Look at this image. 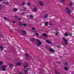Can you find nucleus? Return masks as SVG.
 Here are the masks:
<instances>
[{
  "instance_id": "obj_1",
  "label": "nucleus",
  "mask_w": 74,
  "mask_h": 74,
  "mask_svg": "<svg viewBox=\"0 0 74 74\" xmlns=\"http://www.w3.org/2000/svg\"><path fill=\"white\" fill-rule=\"evenodd\" d=\"M66 10L68 14H71V11L69 10V8L68 7H66Z\"/></svg>"
},
{
  "instance_id": "obj_2",
  "label": "nucleus",
  "mask_w": 74,
  "mask_h": 74,
  "mask_svg": "<svg viewBox=\"0 0 74 74\" xmlns=\"http://www.w3.org/2000/svg\"><path fill=\"white\" fill-rule=\"evenodd\" d=\"M1 67L2 71H5L6 70V66L5 65L2 66Z\"/></svg>"
},
{
  "instance_id": "obj_3",
  "label": "nucleus",
  "mask_w": 74,
  "mask_h": 74,
  "mask_svg": "<svg viewBox=\"0 0 74 74\" xmlns=\"http://www.w3.org/2000/svg\"><path fill=\"white\" fill-rule=\"evenodd\" d=\"M36 41L37 42H38V44H37L36 45L38 46H39V45H41V42H40V40L39 39H37Z\"/></svg>"
},
{
  "instance_id": "obj_4",
  "label": "nucleus",
  "mask_w": 74,
  "mask_h": 74,
  "mask_svg": "<svg viewBox=\"0 0 74 74\" xmlns=\"http://www.w3.org/2000/svg\"><path fill=\"white\" fill-rule=\"evenodd\" d=\"M62 40H63L65 42V44H66V45H67V42H68L67 40L65 38H62Z\"/></svg>"
},
{
  "instance_id": "obj_5",
  "label": "nucleus",
  "mask_w": 74,
  "mask_h": 74,
  "mask_svg": "<svg viewBox=\"0 0 74 74\" xmlns=\"http://www.w3.org/2000/svg\"><path fill=\"white\" fill-rule=\"evenodd\" d=\"M39 3L40 4L41 6H42L44 5V3H43V2L41 1H39Z\"/></svg>"
},
{
  "instance_id": "obj_6",
  "label": "nucleus",
  "mask_w": 74,
  "mask_h": 74,
  "mask_svg": "<svg viewBox=\"0 0 74 74\" xmlns=\"http://www.w3.org/2000/svg\"><path fill=\"white\" fill-rule=\"evenodd\" d=\"M48 14H45V16L43 17V18H44V19H46V18H48Z\"/></svg>"
},
{
  "instance_id": "obj_7",
  "label": "nucleus",
  "mask_w": 74,
  "mask_h": 74,
  "mask_svg": "<svg viewBox=\"0 0 74 74\" xmlns=\"http://www.w3.org/2000/svg\"><path fill=\"white\" fill-rule=\"evenodd\" d=\"M46 42H47V43H48V44H52V42H51L50 41H49L48 40H46Z\"/></svg>"
},
{
  "instance_id": "obj_8",
  "label": "nucleus",
  "mask_w": 74,
  "mask_h": 74,
  "mask_svg": "<svg viewBox=\"0 0 74 74\" xmlns=\"http://www.w3.org/2000/svg\"><path fill=\"white\" fill-rule=\"evenodd\" d=\"M25 56L27 57V58H29L30 57V56H29V54L27 53H26L25 54Z\"/></svg>"
},
{
  "instance_id": "obj_9",
  "label": "nucleus",
  "mask_w": 74,
  "mask_h": 74,
  "mask_svg": "<svg viewBox=\"0 0 74 74\" xmlns=\"http://www.w3.org/2000/svg\"><path fill=\"white\" fill-rule=\"evenodd\" d=\"M21 64H22L21 63V62H19L18 63H17L16 64V66H21Z\"/></svg>"
},
{
  "instance_id": "obj_10",
  "label": "nucleus",
  "mask_w": 74,
  "mask_h": 74,
  "mask_svg": "<svg viewBox=\"0 0 74 74\" xmlns=\"http://www.w3.org/2000/svg\"><path fill=\"white\" fill-rule=\"evenodd\" d=\"M21 31H22V32H23V34H26V32H25V31H24V30H22Z\"/></svg>"
},
{
  "instance_id": "obj_11",
  "label": "nucleus",
  "mask_w": 74,
  "mask_h": 74,
  "mask_svg": "<svg viewBox=\"0 0 74 74\" xmlns=\"http://www.w3.org/2000/svg\"><path fill=\"white\" fill-rule=\"evenodd\" d=\"M0 49H1V51H3V50H4L3 47L2 46H0Z\"/></svg>"
},
{
  "instance_id": "obj_12",
  "label": "nucleus",
  "mask_w": 74,
  "mask_h": 74,
  "mask_svg": "<svg viewBox=\"0 0 74 74\" xmlns=\"http://www.w3.org/2000/svg\"><path fill=\"white\" fill-rule=\"evenodd\" d=\"M64 35L65 36H66L67 37V36H69V34L68 33H65L64 34Z\"/></svg>"
},
{
  "instance_id": "obj_13",
  "label": "nucleus",
  "mask_w": 74,
  "mask_h": 74,
  "mask_svg": "<svg viewBox=\"0 0 74 74\" xmlns=\"http://www.w3.org/2000/svg\"><path fill=\"white\" fill-rule=\"evenodd\" d=\"M42 35L44 37H47V34L45 33L43 34Z\"/></svg>"
},
{
  "instance_id": "obj_14",
  "label": "nucleus",
  "mask_w": 74,
  "mask_h": 74,
  "mask_svg": "<svg viewBox=\"0 0 74 74\" xmlns=\"http://www.w3.org/2000/svg\"><path fill=\"white\" fill-rule=\"evenodd\" d=\"M49 50L51 52H54V50L51 48Z\"/></svg>"
},
{
  "instance_id": "obj_15",
  "label": "nucleus",
  "mask_w": 74,
  "mask_h": 74,
  "mask_svg": "<svg viewBox=\"0 0 74 74\" xmlns=\"http://www.w3.org/2000/svg\"><path fill=\"white\" fill-rule=\"evenodd\" d=\"M33 10L34 11H35V12L37 11V9H36V7H35V8Z\"/></svg>"
},
{
  "instance_id": "obj_16",
  "label": "nucleus",
  "mask_w": 74,
  "mask_h": 74,
  "mask_svg": "<svg viewBox=\"0 0 74 74\" xmlns=\"http://www.w3.org/2000/svg\"><path fill=\"white\" fill-rule=\"evenodd\" d=\"M14 11V12H16V11H18V9L16 8H15L14 9H13Z\"/></svg>"
},
{
  "instance_id": "obj_17",
  "label": "nucleus",
  "mask_w": 74,
  "mask_h": 74,
  "mask_svg": "<svg viewBox=\"0 0 74 74\" xmlns=\"http://www.w3.org/2000/svg\"><path fill=\"white\" fill-rule=\"evenodd\" d=\"M64 69L65 70H66V71H67V70H68V68H67V67H65L64 68Z\"/></svg>"
},
{
  "instance_id": "obj_18",
  "label": "nucleus",
  "mask_w": 74,
  "mask_h": 74,
  "mask_svg": "<svg viewBox=\"0 0 74 74\" xmlns=\"http://www.w3.org/2000/svg\"><path fill=\"white\" fill-rule=\"evenodd\" d=\"M18 23H19V24H20L19 26H23V25H22V23H21V22H19Z\"/></svg>"
},
{
  "instance_id": "obj_19",
  "label": "nucleus",
  "mask_w": 74,
  "mask_h": 74,
  "mask_svg": "<svg viewBox=\"0 0 74 74\" xmlns=\"http://www.w3.org/2000/svg\"><path fill=\"white\" fill-rule=\"evenodd\" d=\"M29 16L31 18H34V16H33L32 15H30Z\"/></svg>"
},
{
  "instance_id": "obj_20",
  "label": "nucleus",
  "mask_w": 74,
  "mask_h": 74,
  "mask_svg": "<svg viewBox=\"0 0 74 74\" xmlns=\"http://www.w3.org/2000/svg\"><path fill=\"white\" fill-rule=\"evenodd\" d=\"M9 66L10 67H12L13 66V64H9Z\"/></svg>"
},
{
  "instance_id": "obj_21",
  "label": "nucleus",
  "mask_w": 74,
  "mask_h": 74,
  "mask_svg": "<svg viewBox=\"0 0 74 74\" xmlns=\"http://www.w3.org/2000/svg\"><path fill=\"white\" fill-rule=\"evenodd\" d=\"M31 41H34V39L33 38H31Z\"/></svg>"
},
{
  "instance_id": "obj_22",
  "label": "nucleus",
  "mask_w": 74,
  "mask_h": 74,
  "mask_svg": "<svg viewBox=\"0 0 74 74\" xmlns=\"http://www.w3.org/2000/svg\"><path fill=\"white\" fill-rule=\"evenodd\" d=\"M24 72L25 73H27V72H28V71H29L27 70H24Z\"/></svg>"
},
{
  "instance_id": "obj_23",
  "label": "nucleus",
  "mask_w": 74,
  "mask_h": 74,
  "mask_svg": "<svg viewBox=\"0 0 74 74\" xmlns=\"http://www.w3.org/2000/svg\"><path fill=\"white\" fill-rule=\"evenodd\" d=\"M3 4H9V3L8 2H3Z\"/></svg>"
},
{
  "instance_id": "obj_24",
  "label": "nucleus",
  "mask_w": 74,
  "mask_h": 74,
  "mask_svg": "<svg viewBox=\"0 0 74 74\" xmlns=\"http://www.w3.org/2000/svg\"><path fill=\"white\" fill-rule=\"evenodd\" d=\"M45 25H46V26H47L48 25V23L47 22H45Z\"/></svg>"
},
{
  "instance_id": "obj_25",
  "label": "nucleus",
  "mask_w": 74,
  "mask_h": 74,
  "mask_svg": "<svg viewBox=\"0 0 74 74\" xmlns=\"http://www.w3.org/2000/svg\"><path fill=\"white\" fill-rule=\"evenodd\" d=\"M14 16L15 18H18V16L17 15H15Z\"/></svg>"
},
{
  "instance_id": "obj_26",
  "label": "nucleus",
  "mask_w": 74,
  "mask_h": 74,
  "mask_svg": "<svg viewBox=\"0 0 74 74\" xmlns=\"http://www.w3.org/2000/svg\"><path fill=\"white\" fill-rule=\"evenodd\" d=\"M3 62H2V61H0V65H2V64H3Z\"/></svg>"
},
{
  "instance_id": "obj_27",
  "label": "nucleus",
  "mask_w": 74,
  "mask_h": 74,
  "mask_svg": "<svg viewBox=\"0 0 74 74\" xmlns=\"http://www.w3.org/2000/svg\"><path fill=\"white\" fill-rule=\"evenodd\" d=\"M1 7V5L0 4V10H2V7Z\"/></svg>"
},
{
  "instance_id": "obj_28",
  "label": "nucleus",
  "mask_w": 74,
  "mask_h": 74,
  "mask_svg": "<svg viewBox=\"0 0 74 74\" xmlns=\"http://www.w3.org/2000/svg\"><path fill=\"white\" fill-rule=\"evenodd\" d=\"M64 64V65H66V66H67V65H68L67 63V62L65 63Z\"/></svg>"
},
{
  "instance_id": "obj_29",
  "label": "nucleus",
  "mask_w": 74,
  "mask_h": 74,
  "mask_svg": "<svg viewBox=\"0 0 74 74\" xmlns=\"http://www.w3.org/2000/svg\"><path fill=\"white\" fill-rule=\"evenodd\" d=\"M23 25L24 26H27V25L25 24H23Z\"/></svg>"
},
{
  "instance_id": "obj_30",
  "label": "nucleus",
  "mask_w": 74,
  "mask_h": 74,
  "mask_svg": "<svg viewBox=\"0 0 74 74\" xmlns=\"http://www.w3.org/2000/svg\"><path fill=\"white\" fill-rule=\"evenodd\" d=\"M28 67V65H26L24 66V67L25 68H26V67Z\"/></svg>"
},
{
  "instance_id": "obj_31",
  "label": "nucleus",
  "mask_w": 74,
  "mask_h": 74,
  "mask_svg": "<svg viewBox=\"0 0 74 74\" xmlns=\"http://www.w3.org/2000/svg\"><path fill=\"white\" fill-rule=\"evenodd\" d=\"M26 14V13H25V12H23L22 13V15H24V14Z\"/></svg>"
},
{
  "instance_id": "obj_32",
  "label": "nucleus",
  "mask_w": 74,
  "mask_h": 74,
  "mask_svg": "<svg viewBox=\"0 0 74 74\" xmlns=\"http://www.w3.org/2000/svg\"><path fill=\"white\" fill-rule=\"evenodd\" d=\"M36 36H39V34H38V33H36Z\"/></svg>"
},
{
  "instance_id": "obj_33",
  "label": "nucleus",
  "mask_w": 74,
  "mask_h": 74,
  "mask_svg": "<svg viewBox=\"0 0 74 74\" xmlns=\"http://www.w3.org/2000/svg\"><path fill=\"white\" fill-rule=\"evenodd\" d=\"M4 19H5V20H7V19H8V18L6 17H4Z\"/></svg>"
},
{
  "instance_id": "obj_34",
  "label": "nucleus",
  "mask_w": 74,
  "mask_h": 74,
  "mask_svg": "<svg viewBox=\"0 0 74 74\" xmlns=\"http://www.w3.org/2000/svg\"><path fill=\"white\" fill-rule=\"evenodd\" d=\"M32 30H36V29H35V28L33 27L32 28Z\"/></svg>"
},
{
  "instance_id": "obj_35",
  "label": "nucleus",
  "mask_w": 74,
  "mask_h": 74,
  "mask_svg": "<svg viewBox=\"0 0 74 74\" xmlns=\"http://www.w3.org/2000/svg\"><path fill=\"white\" fill-rule=\"evenodd\" d=\"M56 35L57 36H58V34H59V33H58V32H56Z\"/></svg>"
},
{
  "instance_id": "obj_36",
  "label": "nucleus",
  "mask_w": 74,
  "mask_h": 74,
  "mask_svg": "<svg viewBox=\"0 0 74 74\" xmlns=\"http://www.w3.org/2000/svg\"><path fill=\"white\" fill-rule=\"evenodd\" d=\"M22 5H25V3H23L22 4Z\"/></svg>"
},
{
  "instance_id": "obj_37",
  "label": "nucleus",
  "mask_w": 74,
  "mask_h": 74,
  "mask_svg": "<svg viewBox=\"0 0 74 74\" xmlns=\"http://www.w3.org/2000/svg\"><path fill=\"white\" fill-rule=\"evenodd\" d=\"M61 1L63 3V2H64L65 1L64 0H61Z\"/></svg>"
},
{
  "instance_id": "obj_38",
  "label": "nucleus",
  "mask_w": 74,
  "mask_h": 74,
  "mask_svg": "<svg viewBox=\"0 0 74 74\" xmlns=\"http://www.w3.org/2000/svg\"><path fill=\"white\" fill-rule=\"evenodd\" d=\"M12 23H15V21H13L12 22Z\"/></svg>"
},
{
  "instance_id": "obj_39",
  "label": "nucleus",
  "mask_w": 74,
  "mask_h": 74,
  "mask_svg": "<svg viewBox=\"0 0 74 74\" xmlns=\"http://www.w3.org/2000/svg\"><path fill=\"white\" fill-rule=\"evenodd\" d=\"M27 4L28 5H30V3H27Z\"/></svg>"
},
{
  "instance_id": "obj_40",
  "label": "nucleus",
  "mask_w": 74,
  "mask_h": 74,
  "mask_svg": "<svg viewBox=\"0 0 74 74\" xmlns=\"http://www.w3.org/2000/svg\"><path fill=\"white\" fill-rule=\"evenodd\" d=\"M50 25L51 26H52V24L51 23H50Z\"/></svg>"
},
{
  "instance_id": "obj_41",
  "label": "nucleus",
  "mask_w": 74,
  "mask_h": 74,
  "mask_svg": "<svg viewBox=\"0 0 74 74\" xmlns=\"http://www.w3.org/2000/svg\"><path fill=\"white\" fill-rule=\"evenodd\" d=\"M24 10H26L27 9V8H24Z\"/></svg>"
},
{
  "instance_id": "obj_42",
  "label": "nucleus",
  "mask_w": 74,
  "mask_h": 74,
  "mask_svg": "<svg viewBox=\"0 0 74 74\" xmlns=\"http://www.w3.org/2000/svg\"><path fill=\"white\" fill-rule=\"evenodd\" d=\"M21 20V18H18V20Z\"/></svg>"
},
{
  "instance_id": "obj_43",
  "label": "nucleus",
  "mask_w": 74,
  "mask_h": 74,
  "mask_svg": "<svg viewBox=\"0 0 74 74\" xmlns=\"http://www.w3.org/2000/svg\"><path fill=\"white\" fill-rule=\"evenodd\" d=\"M69 35L70 36H72V34L71 33H70Z\"/></svg>"
},
{
  "instance_id": "obj_44",
  "label": "nucleus",
  "mask_w": 74,
  "mask_h": 74,
  "mask_svg": "<svg viewBox=\"0 0 74 74\" xmlns=\"http://www.w3.org/2000/svg\"><path fill=\"white\" fill-rule=\"evenodd\" d=\"M70 5H73V4L72 3H71L70 4Z\"/></svg>"
},
{
  "instance_id": "obj_45",
  "label": "nucleus",
  "mask_w": 74,
  "mask_h": 74,
  "mask_svg": "<svg viewBox=\"0 0 74 74\" xmlns=\"http://www.w3.org/2000/svg\"><path fill=\"white\" fill-rule=\"evenodd\" d=\"M3 1V0H0V1Z\"/></svg>"
},
{
  "instance_id": "obj_46",
  "label": "nucleus",
  "mask_w": 74,
  "mask_h": 74,
  "mask_svg": "<svg viewBox=\"0 0 74 74\" xmlns=\"http://www.w3.org/2000/svg\"><path fill=\"white\" fill-rule=\"evenodd\" d=\"M59 63V62H57V63Z\"/></svg>"
},
{
  "instance_id": "obj_47",
  "label": "nucleus",
  "mask_w": 74,
  "mask_h": 74,
  "mask_svg": "<svg viewBox=\"0 0 74 74\" xmlns=\"http://www.w3.org/2000/svg\"><path fill=\"white\" fill-rule=\"evenodd\" d=\"M27 70H29V68H27Z\"/></svg>"
},
{
  "instance_id": "obj_48",
  "label": "nucleus",
  "mask_w": 74,
  "mask_h": 74,
  "mask_svg": "<svg viewBox=\"0 0 74 74\" xmlns=\"http://www.w3.org/2000/svg\"><path fill=\"white\" fill-rule=\"evenodd\" d=\"M36 31L35 32V33H36Z\"/></svg>"
},
{
  "instance_id": "obj_49",
  "label": "nucleus",
  "mask_w": 74,
  "mask_h": 74,
  "mask_svg": "<svg viewBox=\"0 0 74 74\" xmlns=\"http://www.w3.org/2000/svg\"><path fill=\"white\" fill-rule=\"evenodd\" d=\"M60 58H62V57H61V56H60Z\"/></svg>"
}]
</instances>
